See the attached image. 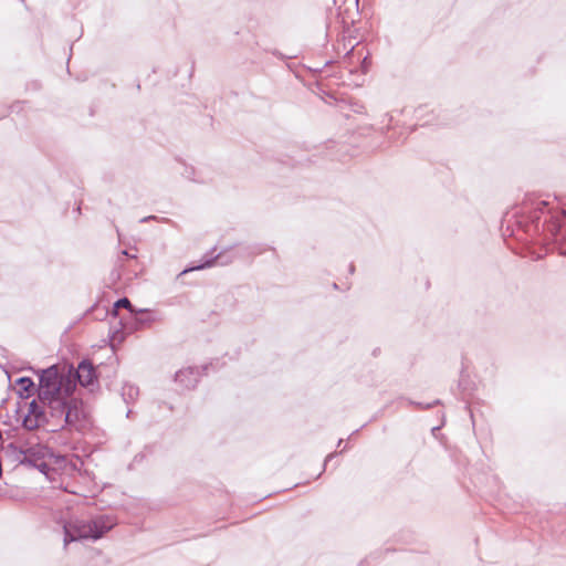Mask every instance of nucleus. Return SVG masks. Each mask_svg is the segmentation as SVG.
<instances>
[{"label":"nucleus","mask_w":566,"mask_h":566,"mask_svg":"<svg viewBox=\"0 0 566 566\" xmlns=\"http://www.w3.org/2000/svg\"><path fill=\"white\" fill-rule=\"evenodd\" d=\"M153 218H154V217L143 218V219H142V222H145V221H147V220H149V219H153Z\"/></svg>","instance_id":"6ab92c4d"},{"label":"nucleus","mask_w":566,"mask_h":566,"mask_svg":"<svg viewBox=\"0 0 566 566\" xmlns=\"http://www.w3.org/2000/svg\"><path fill=\"white\" fill-rule=\"evenodd\" d=\"M22 464L36 468L40 472L49 475L51 465L54 461V453L44 444L30 443L22 451Z\"/></svg>","instance_id":"20e7f679"},{"label":"nucleus","mask_w":566,"mask_h":566,"mask_svg":"<svg viewBox=\"0 0 566 566\" xmlns=\"http://www.w3.org/2000/svg\"><path fill=\"white\" fill-rule=\"evenodd\" d=\"M549 214L546 231L554 240L559 254L566 256V209H552L549 210Z\"/></svg>","instance_id":"39448f33"},{"label":"nucleus","mask_w":566,"mask_h":566,"mask_svg":"<svg viewBox=\"0 0 566 566\" xmlns=\"http://www.w3.org/2000/svg\"><path fill=\"white\" fill-rule=\"evenodd\" d=\"M139 395V389L133 384H125L122 388V396L125 401H134Z\"/></svg>","instance_id":"9d476101"},{"label":"nucleus","mask_w":566,"mask_h":566,"mask_svg":"<svg viewBox=\"0 0 566 566\" xmlns=\"http://www.w3.org/2000/svg\"><path fill=\"white\" fill-rule=\"evenodd\" d=\"M233 256L229 255L228 254V251H221L219 254H217L213 259H209L207 261H205L203 263L199 264V265H196V266H192V268H189V269H185L180 275H184L188 272H191V271H197V270H202V269H206V268H210L214 264H219V265H228L230 264L232 261H233Z\"/></svg>","instance_id":"0eeeda50"},{"label":"nucleus","mask_w":566,"mask_h":566,"mask_svg":"<svg viewBox=\"0 0 566 566\" xmlns=\"http://www.w3.org/2000/svg\"><path fill=\"white\" fill-rule=\"evenodd\" d=\"M136 314L140 315L139 317H137V321L140 324H150V323L157 321V317L149 310H139L136 312Z\"/></svg>","instance_id":"9b49d317"},{"label":"nucleus","mask_w":566,"mask_h":566,"mask_svg":"<svg viewBox=\"0 0 566 566\" xmlns=\"http://www.w3.org/2000/svg\"><path fill=\"white\" fill-rule=\"evenodd\" d=\"M18 386L20 387V394L23 395L25 392L27 397L29 396V391L34 387V382L29 377H21L17 380Z\"/></svg>","instance_id":"f8f14e48"},{"label":"nucleus","mask_w":566,"mask_h":566,"mask_svg":"<svg viewBox=\"0 0 566 566\" xmlns=\"http://www.w3.org/2000/svg\"><path fill=\"white\" fill-rule=\"evenodd\" d=\"M122 254L125 256L132 258V259H136L135 254H129L128 251H126V250L122 251Z\"/></svg>","instance_id":"dca6fc26"},{"label":"nucleus","mask_w":566,"mask_h":566,"mask_svg":"<svg viewBox=\"0 0 566 566\" xmlns=\"http://www.w3.org/2000/svg\"><path fill=\"white\" fill-rule=\"evenodd\" d=\"M391 119H392V116L390 114H386L384 122L386 120L389 124L391 122Z\"/></svg>","instance_id":"f3484780"},{"label":"nucleus","mask_w":566,"mask_h":566,"mask_svg":"<svg viewBox=\"0 0 566 566\" xmlns=\"http://www.w3.org/2000/svg\"><path fill=\"white\" fill-rule=\"evenodd\" d=\"M115 306L116 307H126L130 311V313H135V311L133 310L132 307V304L129 302L128 298L126 297H123V298H119L116 303H115Z\"/></svg>","instance_id":"ddd939ff"},{"label":"nucleus","mask_w":566,"mask_h":566,"mask_svg":"<svg viewBox=\"0 0 566 566\" xmlns=\"http://www.w3.org/2000/svg\"><path fill=\"white\" fill-rule=\"evenodd\" d=\"M59 524L64 532V546L76 541H97L109 532L116 524L115 520L108 515H99L94 518H84L78 516H69L61 518Z\"/></svg>","instance_id":"f03ea898"},{"label":"nucleus","mask_w":566,"mask_h":566,"mask_svg":"<svg viewBox=\"0 0 566 566\" xmlns=\"http://www.w3.org/2000/svg\"><path fill=\"white\" fill-rule=\"evenodd\" d=\"M339 446H343V439H340V440L338 441V447H339Z\"/></svg>","instance_id":"aec40b11"},{"label":"nucleus","mask_w":566,"mask_h":566,"mask_svg":"<svg viewBox=\"0 0 566 566\" xmlns=\"http://www.w3.org/2000/svg\"><path fill=\"white\" fill-rule=\"evenodd\" d=\"M525 202L530 203L531 206L535 205V202H533L531 197H527Z\"/></svg>","instance_id":"a211bd4d"},{"label":"nucleus","mask_w":566,"mask_h":566,"mask_svg":"<svg viewBox=\"0 0 566 566\" xmlns=\"http://www.w3.org/2000/svg\"><path fill=\"white\" fill-rule=\"evenodd\" d=\"M200 377V371L196 367H187L178 370L175 376V381L184 388H193Z\"/></svg>","instance_id":"423d86ee"},{"label":"nucleus","mask_w":566,"mask_h":566,"mask_svg":"<svg viewBox=\"0 0 566 566\" xmlns=\"http://www.w3.org/2000/svg\"><path fill=\"white\" fill-rule=\"evenodd\" d=\"M76 378L83 387L93 385L96 379L93 365L86 360L82 361L76 369Z\"/></svg>","instance_id":"6e6552de"},{"label":"nucleus","mask_w":566,"mask_h":566,"mask_svg":"<svg viewBox=\"0 0 566 566\" xmlns=\"http://www.w3.org/2000/svg\"><path fill=\"white\" fill-rule=\"evenodd\" d=\"M336 453H329L326 459H325V462H324V468L326 467V464L328 463V461L335 457Z\"/></svg>","instance_id":"2eb2a0df"},{"label":"nucleus","mask_w":566,"mask_h":566,"mask_svg":"<svg viewBox=\"0 0 566 566\" xmlns=\"http://www.w3.org/2000/svg\"><path fill=\"white\" fill-rule=\"evenodd\" d=\"M549 205L548 200H541L536 203V209L542 210L544 207H547Z\"/></svg>","instance_id":"4468645a"},{"label":"nucleus","mask_w":566,"mask_h":566,"mask_svg":"<svg viewBox=\"0 0 566 566\" xmlns=\"http://www.w3.org/2000/svg\"><path fill=\"white\" fill-rule=\"evenodd\" d=\"M180 174L184 178L197 184H206L211 180V178L207 176L202 169L186 164H184V168Z\"/></svg>","instance_id":"1a4fd4ad"},{"label":"nucleus","mask_w":566,"mask_h":566,"mask_svg":"<svg viewBox=\"0 0 566 566\" xmlns=\"http://www.w3.org/2000/svg\"><path fill=\"white\" fill-rule=\"evenodd\" d=\"M55 384V387L61 386V374L56 366H51L42 370L40 375V384L38 388V399L32 400L29 406V412L23 420L25 428L32 430L44 423L52 424L51 419V405L41 399L42 389L45 385Z\"/></svg>","instance_id":"7ed1b4c3"},{"label":"nucleus","mask_w":566,"mask_h":566,"mask_svg":"<svg viewBox=\"0 0 566 566\" xmlns=\"http://www.w3.org/2000/svg\"><path fill=\"white\" fill-rule=\"evenodd\" d=\"M74 389V379L63 374H61V386L46 384L43 387L41 399L51 405L52 426L63 428L64 424H73L78 420L77 402L72 398Z\"/></svg>","instance_id":"f257e3e1"}]
</instances>
